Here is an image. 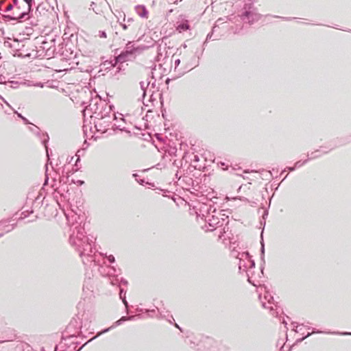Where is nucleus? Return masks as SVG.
<instances>
[{"label":"nucleus","mask_w":351,"mask_h":351,"mask_svg":"<svg viewBox=\"0 0 351 351\" xmlns=\"http://www.w3.org/2000/svg\"><path fill=\"white\" fill-rule=\"evenodd\" d=\"M291 324L293 326V327H295L296 328L298 327V324L297 322H292Z\"/></svg>","instance_id":"53"},{"label":"nucleus","mask_w":351,"mask_h":351,"mask_svg":"<svg viewBox=\"0 0 351 351\" xmlns=\"http://www.w3.org/2000/svg\"><path fill=\"white\" fill-rule=\"evenodd\" d=\"M31 130L35 134H36L37 136H38L40 139H43L44 138V136H43V134L44 133H41L40 132V130L39 129V128H38L37 126L36 125H34V128H31Z\"/></svg>","instance_id":"24"},{"label":"nucleus","mask_w":351,"mask_h":351,"mask_svg":"<svg viewBox=\"0 0 351 351\" xmlns=\"http://www.w3.org/2000/svg\"><path fill=\"white\" fill-rule=\"evenodd\" d=\"M201 211H205L206 215L203 216L205 217V221L208 223V226L210 228H214L217 223H219L221 221V218L218 216L210 215V212H216L215 208H210L208 209V206L204 205V207L201 208Z\"/></svg>","instance_id":"6"},{"label":"nucleus","mask_w":351,"mask_h":351,"mask_svg":"<svg viewBox=\"0 0 351 351\" xmlns=\"http://www.w3.org/2000/svg\"><path fill=\"white\" fill-rule=\"evenodd\" d=\"M119 282H120V285L119 286V288L121 287L122 285H125V286L128 285V281L123 278H119Z\"/></svg>","instance_id":"38"},{"label":"nucleus","mask_w":351,"mask_h":351,"mask_svg":"<svg viewBox=\"0 0 351 351\" xmlns=\"http://www.w3.org/2000/svg\"><path fill=\"white\" fill-rule=\"evenodd\" d=\"M288 169L289 171H293L295 169V167H288L286 169Z\"/></svg>","instance_id":"49"},{"label":"nucleus","mask_w":351,"mask_h":351,"mask_svg":"<svg viewBox=\"0 0 351 351\" xmlns=\"http://www.w3.org/2000/svg\"><path fill=\"white\" fill-rule=\"evenodd\" d=\"M190 26L189 25L188 21H184L178 24L176 27V29L180 32H184L189 29Z\"/></svg>","instance_id":"17"},{"label":"nucleus","mask_w":351,"mask_h":351,"mask_svg":"<svg viewBox=\"0 0 351 351\" xmlns=\"http://www.w3.org/2000/svg\"><path fill=\"white\" fill-rule=\"evenodd\" d=\"M186 339H189V342L188 343L191 348H197V350L203 348V343L202 342V339L201 340H198L196 337L193 335L187 336Z\"/></svg>","instance_id":"12"},{"label":"nucleus","mask_w":351,"mask_h":351,"mask_svg":"<svg viewBox=\"0 0 351 351\" xmlns=\"http://www.w3.org/2000/svg\"><path fill=\"white\" fill-rule=\"evenodd\" d=\"M68 223L70 224L69 243L79 252L84 264L93 261L92 254L95 252L94 246L95 238L93 236L84 235V216L74 213L71 216L66 215Z\"/></svg>","instance_id":"1"},{"label":"nucleus","mask_w":351,"mask_h":351,"mask_svg":"<svg viewBox=\"0 0 351 351\" xmlns=\"http://www.w3.org/2000/svg\"><path fill=\"white\" fill-rule=\"evenodd\" d=\"M180 59L175 60V69H176V67L180 64Z\"/></svg>","instance_id":"48"},{"label":"nucleus","mask_w":351,"mask_h":351,"mask_svg":"<svg viewBox=\"0 0 351 351\" xmlns=\"http://www.w3.org/2000/svg\"><path fill=\"white\" fill-rule=\"evenodd\" d=\"M249 3H245L243 8V23L250 25L254 24L261 19V14L257 12L256 8L253 6L252 0Z\"/></svg>","instance_id":"4"},{"label":"nucleus","mask_w":351,"mask_h":351,"mask_svg":"<svg viewBox=\"0 0 351 351\" xmlns=\"http://www.w3.org/2000/svg\"><path fill=\"white\" fill-rule=\"evenodd\" d=\"M252 193H253V195H252L251 199L248 197L243 196V199H242L243 204L245 203V206L250 204H252H252H255V205L258 204L261 195L259 194V193L257 191H255L254 189H252ZM246 195L249 196V197L250 196V194H248V193H246Z\"/></svg>","instance_id":"11"},{"label":"nucleus","mask_w":351,"mask_h":351,"mask_svg":"<svg viewBox=\"0 0 351 351\" xmlns=\"http://www.w3.org/2000/svg\"><path fill=\"white\" fill-rule=\"evenodd\" d=\"M14 221V219H11L0 221V231H1V232H0V238L2 237L5 233L10 232L14 228L16 223Z\"/></svg>","instance_id":"9"},{"label":"nucleus","mask_w":351,"mask_h":351,"mask_svg":"<svg viewBox=\"0 0 351 351\" xmlns=\"http://www.w3.org/2000/svg\"><path fill=\"white\" fill-rule=\"evenodd\" d=\"M273 17L274 18H279V19H281L282 20H285V21H291L292 19H293L294 18H292V17H282V16H273Z\"/></svg>","instance_id":"43"},{"label":"nucleus","mask_w":351,"mask_h":351,"mask_svg":"<svg viewBox=\"0 0 351 351\" xmlns=\"http://www.w3.org/2000/svg\"><path fill=\"white\" fill-rule=\"evenodd\" d=\"M134 319V316H123L119 320L115 322L112 326H114V327L118 326L127 320H133Z\"/></svg>","instance_id":"19"},{"label":"nucleus","mask_w":351,"mask_h":351,"mask_svg":"<svg viewBox=\"0 0 351 351\" xmlns=\"http://www.w3.org/2000/svg\"><path fill=\"white\" fill-rule=\"evenodd\" d=\"M218 348H219V351H228V348L227 347H226V350H223V348H221V346H219Z\"/></svg>","instance_id":"56"},{"label":"nucleus","mask_w":351,"mask_h":351,"mask_svg":"<svg viewBox=\"0 0 351 351\" xmlns=\"http://www.w3.org/2000/svg\"><path fill=\"white\" fill-rule=\"evenodd\" d=\"M150 81H148L146 84L144 82H140V86H141V88L142 89V90L143 91V97H145V95H146V88L149 86V85L150 84Z\"/></svg>","instance_id":"23"},{"label":"nucleus","mask_w":351,"mask_h":351,"mask_svg":"<svg viewBox=\"0 0 351 351\" xmlns=\"http://www.w3.org/2000/svg\"><path fill=\"white\" fill-rule=\"evenodd\" d=\"M132 176L135 178L136 181L139 183L141 185H143L145 180L144 179L137 180V178H138V175L137 173H133Z\"/></svg>","instance_id":"36"},{"label":"nucleus","mask_w":351,"mask_h":351,"mask_svg":"<svg viewBox=\"0 0 351 351\" xmlns=\"http://www.w3.org/2000/svg\"><path fill=\"white\" fill-rule=\"evenodd\" d=\"M257 173L255 171H250L248 169L243 170V180H247V184H252L250 181H254L257 179L256 174Z\"/></svg>","instance_id":"13"},{"label":"nucleus","mask_w":351,"mask_h":351,"mask_svg":"<svg viewBox=\"0 0 351 351\" xmlns=\"http://www.w3.org/2000/svg\"><path fill=\"white\" fill-rule=\"evenodd\" d=\"M11 84V87L15 88L19 84V82L16 81H10L9 82Z\"/></svg>","instance_id":"44"},{"label":"nucleus","mask_w":351,"mask_h":351,"mask_svg":"<svg viewBox=\"0 0 351 351\" xmlns=\"http://www.w3.org/2000/svg\"><path fill=\"white\" fill-rule=\"evenodd\" d=\"M114 328V326H112L111 327H109V328H105L102 331H101L98 335L97 336H95L93 337L92 339H90V340H88L87 342H86L82 346H81L77 351H80L84 346H86L88 342L93 341V339H96L99 335H101V334H104V333H106L107 332H108L111 328Z\"/></svg>","instance_id":"21"},{"label":"nucleus","mask_w":351,"mask_h":351,"mask_svg":"<svg viewBox=\"0 0 351 351\" xmlns=\"http://www.w3.org/2000/svg\"><path fill=\"white\" fill-rule=\"evenodd\" d=\"M175 326L178 328L180 331H182V328L176 323Z\"/></svg>","instance_id":"60"},{"label":"nucleus","mask_w":351,"mask_h":351,"mask_svg":"<svg viewBox=\"0 0 351 351\" xmlns=\"http://www.w3.org/2000/svg\"><path fill=\"white\" fill-rule=\"evenodd\" d=\"M332 149V148L327 150L326 149V147H321L319 149H317L314 152H312L310 154H308L307 159H308V160H309L317 158L321 156V153L325 154L328 153Z\"/></svg>","instance_id":"14"},{"label":"nucleus","mask_w":351,"mask_h":351,"mask_svg":"<svg viewBox=\"0 0 351 351\" xmlns=\"http://www.w3.org/2000/svg\"><path fill=\"white\" fill-rule=\"evenodd\" d=\"M112 128H114L117 130H119L121 131H125V127L121 124V123H119V124L114 123Z\"/></svg>","instance_id":"33"},{"label":"nucleus","mask_w":351,"mask_h":351,"mask_svg":"<svg viewBox=\"0 0 351 351\" xmlns=\"http://www.w3.org/2000/svg\"><path fill=\"white\" fill-rule=\"evenodd\" d=\"M239 18H241V16L239 14H238L237 16L231 15L230 16L229 20L232 23H237V21H239Z\"/></svg>","instance_id":"35"},{"label":"nucleus","mask_w":351,"mask_h":351,"mask_svg":"<svg viewBox=\"0 0 351 351\" xmlns=\"http://www.w3.org/2000/svg\"><path fill=\"white\" fill-rule=\"evenodd\" d=\"M80 153L84 154V150H78L76 153L77 159L75 161V166L77 167V163L80 161Z\"/></svg>","instance_id":"34"},{"label":"nucleus","mask_w":351,"mask_h":351,"mask_svg":"<svg viewBox=\"0 0 351 351\" xmlns=\"http://www.w3.org/2000/svg\"><path fill=\"white\" fill-rule=\"evenodd\" d=\"M56 193H59V194H60L61 195H62V194L60 193V189H57L56 190Z\"/></svg>","instance_id":"61"},{"label":"nucleus","mask_w":351,"mask_h":351,"mask_svg":"<svg viewBox=\"0 0 351 351\" xmlns=\"http://www.w3.org/2000/svg\"><path fill=\"white\" fill-rule=\"evenodd\" d=\"M123 303L125 306L126 308H128V302L126 300V298H125V300H122Z\"/></svg>","instance_id":"51"},{"label":"nucleus","mask_w":351,"mask_h":351,"mask_svg":"<svg viewBox=\"0 0 351 351\" xmlns=\"http://www.w3.org/2000/svg\"><path fill=\"white\" fill-rule=\"evenodd\" d=\"M263 231H262V232H261V259H262V261H264V255H265V244H264V241H263Z\"/></svg>","instance_id":"26"},{"label":"nucleus","mask_w":351,"mask_h":351,"mask_svg":"<svg viewBox=\"0 0 351 351\" xmlns=\"http://www.w3.org/2000/svg\"><path fill=\"white\" fill-rule=\"evenodd\" d=\"M120 25L123 28V29L126 30L128 29L130 24H126L125 22H120Z\"/></svg>","instance_id":"42"},{"label":"nucleus","mask_w":351,"mask_h":351,"mask_svg":"<svg viewBox=\"0 0 351 351\" xmlns=\"http://www.w3.org/2000/svg\"><path fill=\"white\" fill-rule=\"evenodd\" d=\"M83 146H84L85 147H84L82 150L84 151L88 147V145L83 144Z\"/></svg>","instance_id":"63"},{"label":"nucleus","mask_w":351,"mask_h":351,"mask_svg":"<svg viewBox=\"0 0 351 351\" xmlns=\"http://www.w3.org/2000/svg\"><path fill=\"white\" fill-rule=\"evenodd\" d=\"M308 161V159H306L304 161L298 160L295 163L294 167H295V169L298 167H300L302 165H304V164H306Z\"/></svg>","instance_id":"32"},{"label":"nucleus","mask_w":351,"mask_h":351,"mask_svg":"<svg viewBox=\"0 0 351 351\" xmlns=\"http://www.w3.org/2000/svg\"><path fill=\"white\" fill-rule=\"evenodd\" d=\"M248 282L251 284H252L254 287H256V291L258 292V298L259 300H261V303H262V306L263 308H269L270 309V311H272L273 310V306H270V307H267L266 306V302H263L261 300V295H262V293L263 292H265V299L266 300H267L268 303L269 304H272L273 302H274V298L272 295H271L269 293H268L267 291H266V287L264 286V285H260L258 287H257V285L256 284H254V282H252L250 280V278L248 277V279H247Z\"/></svg>","instance_id":"7"},{"label":"nucleus","mask_w":351,"mask_h":351,"mask_svg":"<svg viewBox=\"0 0 351 351\" xmlns=\"http://www.w3.org/2000/svg\"><path fill=\"white\" fill-rule=\"evenodd\" d=\"M215 27H216V26H214L213 27L212 32L207 34V36H206V41H208L209 40L211 39V38L213 36V34L214 29H215Z\"/></svg>","instance_id":"41"},{"label":"nucleus","mask_w":351,"mask_h":351,"mask_svg":"<svg viewBox=\"0 0 351 351\" xmlns=\"http://www.w3.org/2000/svg\"><path fill=\"white\" fill-rule=\"evenodd\" d=\"M256 210H257L258 213H259L260 212L262 213V218H263V219L265 220L266 217L268 215V210L267 209H264V208H259V209H257Z\"/></svg>","instance_id":"27"},{"label":"nucleus","mask_w":351,"mask_h":351,"mask_svg":"<svg viewBox=\"0 0 351 351\" xmlns=\"http://www.w3.org/2000/svg\"><path fill=\"white\" fill-rule=\"evenodd\" d=\"M44 198L42 197L41 195H38L36 197H35L34 202H32V207L31 208V210L25 209L23 207V212L21 215H23L24 217L23 218H25L27 216H29V214L34 213L35 209L39 208L40 207V204L43 203Z\"/></svg>","instance_id":"10"},{"label":"nucleus","mask_w":351,"mask_h":351,"mask_svg":"<svg viewBox=\"0 0 351 351\" xmlns=\"http://www.w3.org/2000/svg\"><path fill=\"white\" fill-rule=\"evenodd\" d=\"M83 146H84L85 147H84L82 150L84 151L88 147V145L83 144Z\"/></svg>","instance_id":"62"},{"label":"nucleus","mask_w":351,"mask_h":351,"mask_svg":"<svg viewBox=\"0 0 351 351\" xmlns=\"http://www.w3.org/2000/svg\"><path fill=\"white\" fill-rule=\"evenodd\" d=\"M32 11H29L27 9V11H23L21 13L19 14L18 16H13L9 14H5L3 15V18L5 21H14L16 23L18 22H23L30 17V13H32Z\"/></svg>","instance_id":"8"},{"label":"nucleus","mask_w":351,"mask_h":351,"mask_svg":"<svg viewBox=\"0 0 351 351\" xmlns=\"http://www.w3.org/2000/svg\"><path fill=\"white\" fill-rule=\"evenodd\" d=\"M135 11L139 16L142 18L147 17L148 10L144 5H138L135 6Z\"/></svg>","instance_id":"16"},{"label":"nucleus","mask_w":351,"mask_h":351,"mask_svg":"<svg viewBox=\"0 0 351 351\" xmlns=\"http://www.w3.org/2000/svg\"><path fill=\"white\" fill-rule=\"evenodd\" d=\"M170 81H171V79H169V78H167V79H166V80H165V83H166V84H169V82H170Z\"/></svg>","instance_id":"57"},{"label":"nucleus","mask_w":351,"mask_h":351,"mask_svg":"<svg viewBox=\"0 0 351 351\" xmlns=\"http://www.w3.org/2000/svg\"><path fill=\"white\" fill-rule=\"evenodd\" d=\"M112 61L113 67H114L119 63H123V62H126L127 60L123 56V55L121 53H120L119 55L114 56V59Z\"/></svg>","instance_id":"18"},{"label":"nucleus","mask_w":351,"mask_h":351,"mask_svg":"<svg viewBox=\"0 0 351 351\" xmlns=\"http://www.w3.org/2000/svg\"><path fill=\"white\" fill-rule=\"evenodd\" d=\"M146 312H148V313H155L156 312V310L155 309H152V310H145Z\"/></svg>","instance_id":"52"},{"label":"nucleus","mask_w":351,"mask_h":351,"mask_svg":"<svg viewBox=\"0 0 351 351\" xmlns=\"http://www.w3.org/2000/svg\"><path fill=\"white\" fill-rule=\"evenodd\" d=\"M118 274L117 273V269L114 267H111L108 271V275L110 276H112V278L110 279V284L112 285H117L118 287L120 285L119 278H118Z\"/></svg>","instance_id":"15"},{"label":"nucleus","mask_w":351,"mask_h":351,"mask_svg":"<svg viewBox=\"0 0 351 351\" xmlns=\"http://www.w3.org/2000/svg\"><path fill=\"white\" fill-rule=\"evenodd\" d=\"M241 222L237 219L228 220L221 218V221L214 228L208 229L209 231L217 232L219 239H222L224 234L229 232L228 237L230 241V255L234 258L239 260L238 267L239 272L241 271V258H239L241 247L240 246V228Z\"/></svg>","instance_id":"2"},{"label":"nucleus","mask_w":351,"mask_h":351,"mask_svg":"<svg viewBox=\"0 0 351 351\" xmlns=\"http://www.w3.org/2000/svg\"><path fill=\"white\" fill-rule=\"evenodd\" d=\"M43 135L44 136V138L42 139V143L44 145V146L45 147L47 156L49 157V154H50L49 149L47 145L49 140V137L47 134H43Z\"/></svg>","instance_id":"20"},{"label":"nucleus","mask_w":351,"mask_h":351,"mask_svg":"<svg viewBox=\"0 0 351 351\" xmlns=\"http://www.w3.org/2000/svg\"><path fill=\"white\" fill-rule=\"evenodd\" d=\"M48 180H49V178H48L47 175H46V178H45V184L48 182Z\"/></svg>","instance_id":"64"},{"label":"nucleus","mask_w":351,"mask_h":351,"mask_svg":"<svg viewBox=\"0 0 351 351\" xmlns=\"http://www.w3.org/2000/svg\"><path fill=\"white\" fill-rule=\"evenodd\" d=\"M207 43H208V41H206V40L203 43V49H202L201 55L203 53L204 49H205V46L206 45Z\"/></svg>","instance_id":"50"},{"label":"nucleus","mask_w":351,"mask_h":351,"mask_svg":"<svg viewBox=\"0 0 351 351\" xmlns=\"http://www.w3.org/2000/svg\"><path fill=\"white\" fill-rule=\"evenodd\" d=\"M177 152V149L173 147V148H171V149L169 151V154H175Z\"/></svg>","instance_id":"45"},{"label":"nucleus","mask_w":351,"mask_h":351,"mask_svg":"<svg viewBox=\"0 0 351 351\" xmlns=\"http://www.w3.org/2000/svg\"><path fill=\"white\" fill-rule=\"evenodd\" d=\"M145 47L144 46L134 47L132 42L129 41L121 54L127 61L132 60L135 58L136 53H141Z\"/></svg>","instance_id":"5"},{"label":"nucleus","mask_w":351,"mask_h":351,"mask_svg":"<svg viewBox=\"0 0 351 351\" xmlns=\"http://www.w3.org/2000/svg\"><path fill=\"white\" fill-rule=\"evenodd\" d=\"M119 16H117L118 19L119 20L121 18H123V13L119 12Z\"/></svg>","instance_id":"59"},{"label":"nucleus","mask_w":351,"mask_h":351,"mask_svg":"<svg viewBox=\"0 0 351 351\" xmlns=\"http://www.w3.org/2000/svg\"><path fill=\"white\" fill-rule=\"evenodd\" d=\"M194 160V161H198V160H199V157H198L197 155H195V156H194V160Z\"/></svg>","instance_id":"58"},{"label":"nucleus","mask_w":351,"mask_h":351,"mask_svg":"<svg viewBox=\"0 0 351 351\" xmlns=\"http://www.w3.org/2000/svg\"><path fill=\"white\" fill-rule=\"evenodd\" d=\"M106 258L110 263H114L115 262V258L113 255L106 256Z\"/></svg>","instance_id":"40"},{"label":"nucleus","mask_w":351,"mask_h":351,"mask_svg":"<svg viewBox=\"0 0 351 351\" xmlns=\"http://www.w3.org/2000/svg\"><path fill=\"white\" fill-rule=\"evenodd\" d=\"M14 113H15V114H16V115L18 116V117H19L20 119H22V121H23V123H24L25 124L27 125V124H29V123H30V122L29 121V120H28L26 117H23L21 113H19V112H16V111H14Z\"/></svg>","instance_id":"28"},{"label":"nucleus","mask_w":351,"mask_h":351,"mask_svg":"<svg viewBox=\"0 0 351 351\" xmlns=\"http://www.w3.org/2000/svg\"><path fill=\"white\" fill-rule=\"evenodd\" d=\"M101 66H102L105 70L110 69L111 67H113L112 61L106 60L101 64Z\"/></svg>","instance_id":"25"},{"label":"nucleus","mask_w":351,"mask_h":351,"mask_svg":"<svg viewBox=\"0 0 351 351\" xmlns=\"http://www.w3.org/2000/svg\"><path fill=\"white\" fill-rule=\"evenodd\" d=\"M125 294H126V291L124 290L123 288L120 287L119 288V298L121 300H125V298H126Z\"/></svg>","instance_id":"29"},{"label":"nucleus","mask_w":351,"mask_h":351,"mask_svg":"<svg viewBox=\"0 0 351 351\" xmlns=\"http://www.w3.org/2000/svg\"><path fill=\"white\" fill-rule=\"evenodd\" d=\"M243 256H245L246 259H247L250 262V267H255V262L254 260L252 259V256H250V253L247 252H243Z\"/></svg>","instance_id":"22"},{"label":"nucleus","mask_w":351,"mask_h":351,"mask_svg":"<svg viewBox=\"0 0 351 351\" xmlns=\"http://www.w3.org/2000/svg\"><path fill=\"white\" fill-rule=\"evenodd\" d=\"M114 106L106 102V100L101 99L91 100L88 106V108L93 112V117H94V124L97 130H106V128L110 125L112 120L118 121L119 117L116 116L114 112L111 114Z\"/></svg>","instance_id":"3"},{"label":"nucleus","mask_w":351,"mask_h":351,"mask_svg":"<svg viewBox=\"0 0 351 351\" xmlns=\"http://www.w3.org/2000/svg\"><path fill=\"white\" fill-rule=\"evenodd\" d=\"M123 21L126 22L128 24L130 25V23H132L134 21V20L132 17L126 18L125 14L123 12Z\"/></svg>","instance_id":"31"},{"label":"nucleus","mask_w":351,"mask_h":351,"mask_svg":"<svg viewBox=\"0 0 351 351\" xmlns=\"http://www.w3.org/2000/svg\"><path fill=\"white\" fill-rule=\"evenodd\" d=\"M119 116H120V117H119L120 120H121L122 122H123V123H124V122H125V119H124V117H123V115L121 114Z\"/></svg>","instance_id":"54"},{"label":"nucleus","mask_w":351,"mask_h":351,"mask_svg":"<svg viewBox=\"0 0 351 351\" xmlns=\"http://www.w3.org/2000/svg\"><path fill=\"white\" fill-rule=\"evenodd\" d=\"M99 36L101 38H106V33L104 31L99 32Z\"/></svg>","instance_id":"46"},{"label":"nucleus","mask_w":351,"mask_h":351,"mask_svg":"<svg viewBox=\"0 0 351 351\" xmlns=\"http://www.w3.org/2000/svg\"><path fill=\"white\" fill-rule=\"evenodd\" d=\"M121 70H122L121 66H119L117 68V71H116V73H119V72H120Z\"/></svg>","instance_id":"55"},{"label":"nucleus","mask_w":351,"mask_h":351,"mask_svg":"<svg viewBox=\"0 0 351 351\" xmlns=\"http://www.w3.org/2000/svg\"><path fill=\"white\" fill-rule=\"evenodd\" d=\"M237 166L238 167L237 168L232 167V170L234 171V174L241 176V173H239L241 167L239 165Z\"/></svg>","instance_id":"37"},{"label":"nucleus","mask_w":351,"mask_h":351,"mask_svg":"<svg viewBox=\"0 0 351 351\" xmlns=\"http://www.w3.org/2000/svg\"><path fill=\"white\" fill-rule=\"evenodd\" d=\"M18 1L19 0H12L13 3L15 5L16 8L20 10L21 7L18 5Z\"/></svg>","instance_id":"47"},{"label":"nucleus","mask_w":351,"mask_h":351,"mask_svg":"<svg viewBox=\"0 0 351 351\" xmlns=\"http://www.w3.org/2000/svg\"><path fill=\"white\" fill-rule=\"evenodd\" d=\"M14 6H15V5L13 3H10L6 7L5 10H4V12H8L11 11L13 9Z\"/></svg>","instance_id":"39"},{"label":"nucleus","mask_w":351,"mask_h":351,"mask_svg":"<svg viewBox=\"0 0 351 351\" xmlns=\"http://www.w3.org/2000/svg\"><path fill=\"white\" fill-rule=\"evenodd\" d=\"M27 5L29 11H33V4L34 3V0H23Z\"/></svg>","instance_id":"30"}]
</instances>
